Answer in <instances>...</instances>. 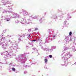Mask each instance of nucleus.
Returning <instances> with one entry per match:
<instances>
[{
  "label": "nucleus",
  "mask_w": 76,
  "mask_h": 76,
  "mask_svg": "<svg viewBox=\"0 0 76 76\" xmlns=\"http://www.w3.org/2000/svg\"><path fill=\"white\" fill-rule=\"evenodd\" d=\"M12 70H13V71H15V69L14 68H13L12 69Z\"/></svg>",
  "instance_id": "20e7f679"
},
{
  "label": "nucleus",
  "mask_w": 76,
  "mask_h": 76,
  "mask_svg": "<svg viewBox=\"0 0 76 76\" xmlns=\"http://www.w3.org/2000/svg\"><path fill=\"white\" fill-rule=\"evenodd\" d=\"M48 61V60L47 59H45V63H47V61Z\"/></svg>",
  "instance_id": "f257e3e1"
},
{
  "label": "nucleus",
  "mask_w": 76,
  "mask_h": 76,
  "mask_svg": "<svg viewBox=\"0 0 76 76\" xmlns=\"http://www.w3.org/2000/svg\"><path fill=\"white\" fill-rule=\"evenodd\" d=\"M72 32H70L69 33V35L70 36H71V35H72Z\"/></svg>",
  "instance_id": "f03ea898"
},
{
  "label": "nucleus",
  "mask_w": 76,
  "mask_h": 76,
  "mask_svg": "<svg viewBox=\"0 0 76 76\" xmlns=\"http://www.w3.org/2000/svg\"><path fill=\"white\" fill-rule=\"evenodd\" d=\"M32 41L33 42H35V41H37V40L36 39H35V40H32Z\"/></svg>",
  "instance_id": "39448f33"
},
{
  "label": "nucleus",
  "mask_w": 76,
  "mask_h": 76,
  "mask_svg": "<svg viewBox=\"0 0 76 76\" xmlns=\"http://www.w3.org/2000/svg\"><path fill=\"white\" fill-rule=\"evenodd\" d=\"M38 30V28H35V30Z\"/></svg>",
  "instance_id": "423d86ee"
},
{
  "label": "nucleus",
  "mask_w": 76,
  "mask_h": 76,
  "mask_svg": "<svg viewBox=\"0 0 76 76\" xmlns=\"http://www.w3.org/2000/svg\"><path fill=\"white\" fill-rule=\"evenodd\" d=\"M7 21H9V20H7Z\"/></svg>",
  "instance_id": "0eeeda50"
},
{
  "label": "nucleus",
  "mask_w": 76,
  "mask_h": 76,
  "mask_svg": "<svg viewBox=\"0 0 76 76\" xmlns=\"http://www.w3.org/2000/svg\"><path fill=\"white\" fill-rule=\"evenodd\" d=\"M49 57L50 58H52L53 57V56H52V55H50L49 56Z\"/></svg>",
  "instance_id": "7ed1b4c3"
},
{
  "label": "nucleus",
  "mask_w": 76,
  "mask_h": 76,
  "mask_svg": "<svg viewBox=\"0 0 76 76\" xmlns=\"http://www.w3.org/2000/svg\"><path fill=\"white\" fill-rule=\"evenodd\" d=\"M55 37V36H53V37Z\"/></svg>",
  "instance_id": "6e6552de"
},
{
  "label": "nucleus",
  "mask_w": 76,
  "mask_h": 76,
  "mask_svg": "<svg viewBox=\"0 0 76 76\" xmlns=\"http://www.w3.org/2000/svg\"><path fill=\"white\" fill-rule=\"evenodd\" d=\"M38 41H39V39L38 40Z\"/></svg>",
  "instance_id": "1a4fd4ad"
}]
</instances>
